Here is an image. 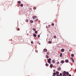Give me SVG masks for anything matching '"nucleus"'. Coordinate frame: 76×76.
<instances>
[{
  "label": "nucleus",
  "instance_id": "1a4fd4ad",
  "mask_svg": "<svg viewBox=\"0 0 76 76\" xmlns=\"http://www.w3.org/2000/svg\"><path fill=\"white\" fill-rule=\"evenodd\" d=\"M21 2H20V1H18V3H19V4H18L19 5H20Z\"/></svg>",
  "mask_w": 76,
  "mask_h": 76
},
{
  "label": "nucleus",
  "instance_id": "a878e982",
  "mask_svg": "<svg viewBox=\"0 0 76 76\" xmlns=\"http://www.w3.org/2000/svg\"><path fill=\"white\" fill-rule=\"evenodd\" d=\"M71 60H73V57H71Z\"/></svg>",
  "mask_w": 76,
  "mask_h": 76
},
{
  "label": "nucleus",
  "instance_id": "473e14b6",
  "mask_svg": "<svg viewBox=\"0 0 76 76\" xmlns=\"http://www.w3.org/2000/svg\"><path fill=\"white\" fill-rule=\"evenodd\" d=\"M17 30V31H19V30H20V29H19V28H18Z\"/></svg>",
  "mask_w": 76,
  "mask_h": 76
},
{
  "label": "nucleus",
  "instance_id": "cd10ccee",
  "mask_svg": "<svg viewBox=\"0 0 76 76\" xmlns=\"http://www.w3.org/2000/svg\"><path fill=\"white\" fill-rule=\"evenodd\" d=\"M38 19H36L35 20V21L36 22H37V21H38Z\"/></svg>",
  "mask_w": 76,
  "mask_h": 76
},
{
  "label": "nucleus",
  "instance_id": "79ce46f5",
  "mask_svg": "<svg viewBox=\"0 0 76 76\" xmlns=\"http://www.w3.org/2000/svg\"><path fill=\"white\" fill-rule=\"evenodd\" d=\"M53 76H56L55 75H53Z\"/></svg>",
  "mask_w": 76,
  "mask_h": 76
},
{
  "label": "nucleus",
  "instance_id": "58836bf2",
  "mask_svg": "<svg viewBox=\"0 0 76 76\" xmlns=\"http://www.w3.org/2000/svg\"><path fill=\"white\" fill-rule=\"evenodd\" d=\"M72 51V50H69V51H70V52H71V51Z\"/></svg>",
  "mask_w": 76,
  "mask_h": 76
},
{
  "label": "nucleus",
  "instance_id": "5701e85b",
  "mask_svg": "<svg viewBox=\"0 0 76 76\" xmlns=\"http://www.w3.org/2000/svg\"><path fill=\"white\" fill-rule=\"evenodd\" d=\"M28 20L27 19L26 20V22H28Z\"/></svg>",
  "mask_w": 76,
  "mask_h": 76
},
{
  "label": "nucleus",
  "instance_id": "c85d7f7f",
  "mask_svg": "<svg viewBox=\"0 0 76 76\" xmlns=\"http://www.w3.org/2000/svg\"><path fill=\"white\" fill-rule=\"evenodd\" d=\"M21 7H23V4H21L20 5Z\"/></svg>",
  "mask_w": 76,
  "mask_h": 76
},
{
  "label": "nucleus",
  "instance_id": "bb28decb",
  "mask_svg": "<svg viewBox=\"0 0 76 76\" xmlns=\"http://www.w3.org/2000/svg\"><path fill=\"white\" fill-rule=\"evenodd\" d=\"M45 65L46 66H48V64H45Z\"/></svg>",
  "mask_w": 76,
  "mask_h": 76
},
{
  "label": "nucleus",
  "instance_id": "412c9836",
  "mask_svg": "<svg viewBox=\"0 0 76 76\" xmlns=\"http://www.w3.org/2000/svg\"><path fill=\"white\" fill-rule=\"evenodd\" d=\"M71 56H72V57H74V55L73 54H72Z\"/></svg>",
  "mask_w": 76,
  "mask_h": 76
},
{
  "label": "nucleus",
  "instance_id": "9d476101",
  "mask_svg": "<svg viewBox=\"0 0 76 76\" xmlns=\"http://www.w3.org/2000/svg\"><path fill=\"white\" fill-rule=\"evenodd\" d=\"M33 36L34 37H37V35H36V34H33Z\"/></svg>",
  "mask_w": 76,
  "mask_h": 76
},
{
  "label": "nucleus",
  "instance_id": "a19ab883",
  "mask_svg": "<svg viewBox=\"0 0 76 76\" xmlns=\"http://www.w3.org/2000/svg\"><path fill=\"white\" fill-rule=\"evenodd\" d=\"M39 45H40L41 43H39Z\"/></svg>",
  "mask_w": 76,
  "mask_h": 76
},
{
  "label": "nucleus",
  "instance_id": "6ab92c4d",
  "mask_svg": "<svg viewBox=\"0 0 76 76\" xmlns=\"http://www.w3.org/2000/svg\"><path fill=\"white\" fill-rule=\"evenodd\" d=\"M53 75H56V72H54L53 73Z\"/></svg>",
  "mask_w": 76,
  "mask_h": 76
},
{
  "label": "nucleus",
  "instance_id": "f3484780",
  "mask_svg": "<svg viewBox=\"0 0 76 76\" xmlns=\"http://www.w3.org/2000/svg\"><path fill=\"white\" fill-rule=\"evenodd\" d=\"M46 57L47 58H48V55H46Z\"/></svg>",
  "mask_w": 76,
  "mask_h": 76
},
{
  "label": "nucleus",
  "instance_id": "7ed1b4c3",
  "mask_svg": "<svg viewBox=\"0 0 76 76\" xmlns=\"http://www.w3.org/2000/svg\"><path fill=\"white\" fill-rule=\"evenodd\" d=\"M43 52H47V49H44L43 50Z\"/></svg>",
  "mask_w": 76,
  "mask_h": 76
},
{
  "label": "nucleus",
  "instance_id": "39448f33",
  "mask_svg": "<svg viewBox=\"0 0 76 76\" xmlns=\"http://www.w3.org/2000/svg\"><path fill=\"white\" fill-rule=\"evenodd\" d=\"M32 18L34 19H36V18H37V16H33L32 17Z\"/></svg>",
  "mask_w": 76,
  "mask_h": 76
},
{
  "label": "nucleus",
  "instance_id": "b1692460",
  "mask_svg": "<svg viewBox=\"0 0 76 76\" xmlns=\"http://www.w3.org/2000/svg\"><path fill=\"white\" fill-rule=\"evenodd\" d=\"M51 25L52 26H54V23H52Z\"/></svg>",
  "mask_w": 76,
  "mask_h": 76
},
{
  "label": "nucleus",
  "instance_id": "4c0bfd02",
  "mask_svg": "<svg viewBox=\"0 0 76 76\" xmlns=\"http://www.w3.org/2000/svg\"><path fill=\"white\" fill-rule=\"evenodd\" d=\"M69 76H72V75H69ZM68 76V75L66 76H66Z\"/></svg>",
  "mask_w": 76,
  "mask_h": 76
},
{
  "label": "nucleus",
  "instance_id": "f257e3e1",
  "mask_svg": "<svg viewBox=\"0 0 76 76\" xmlns=\"http://www.w3.org/2000/svg\"><path fill=\"white\" fill-rule=\"evenodd\" d=\"M69 73L68 72H66L65 71H64L63 72V75H68Z\"/></svg>",
  "mask_w": 76,
  "mask_h": 76
},
{
  "label": "nucleus",
  "instance_id": "f8f14e48",
  "mask_svg": "<svg viewBox=\"0 0 76 76\" xmlns=\"http://www.w3.org/2000/svg\"><path fill=\"white\" fill-rule=\"evenodd\" d=\"M30 22L31 23H33V22H34V21L32 20H31Z\"/></svg>",
  "mask_w": 76,
  "mask_h": 76
},
{
  "label": "nucleus",
  "instance_id": "f03ea898",
  "mask_svg": "<svg viewBox=\"0 0 76 76\" xmlns=\"http://www.w3.org/2000/svg\"><path fill=\"white\" fill-rule=\"evenodd\" d=\"M51 58H50L48 59V62L49 63H50V64H51Z\"/></svg>",
  "mask_w": 76,
  "mask_h": 76
},
{
  "label": "nucleus",
  "instance_id": "4be33fe9",
  "mask_svg": "<svg viewBox=\"0 0 76 76\" xmlns=\"http://www.w3.org/2000/svg\"><path fill=\"white\" fill-rule=\"evenodd\" d=\"M33 31H35L36 30V29H35V28H33Z\"/></svg>",
  "mask_w": 76,
  "mask_h": 76
},
{
  "label": "nucleus",
  "instance_id": "dca6fc26",
  "mask_svg": "<svg viewBox=\"0 0 76 76\" xmlns=\"http://www.w3.org/2000/svg\"><path fill=\"white\" fill-rule=\"evenodd\" d=\"M48 43L49 44H51L52 42H51V41H49L48 42Z\"/></svg>",
  "mask_w": 76,
  "mask_h": 76
},
{
  "label": "nucleus",
  "instance_id": "0eeeda50",
  "mask_svg": "<svg viewBox=\"0 0 76 76\" xmlns=\"http://www.w3.org/2000/svg\"><path fill=\"white\" fill-rule=\"evenodd\" d=\"M66 63H69V60L66 59L65 61Z\"/></svg>",
  "mask_w": 76,
  "mask_h": 76
},
{
  "label": "nucleus",
  "instance_id": "ddd939ff",
  "mask_svg": "<svg viewBox=\"0 0 76 76\" xmlns=\"http://www.w3.org/2000/svg\"><path fill=\"white\" fill-rule=\"evenodd\" d=\"M53 64H51L50 65V67H53Z\"/></svg>",
  "mask_w": 76,
  "mask_h": 76
},
{
  "label": "nucleus",
  "instance_id": "423d86ee",
  "mask_svg": "<svg viewBox=\"0 0 76 76\" xmlns=\"http://www.w3.org/2000/svg\"><path fill=\"white\" fill-rule=\"evenodd\" d=\"M58 70L59 71H60L61 70V68L60 67H59L58 69Z\"/></svg>",
  "mask_w": 76,
  "mask_h": 76
},
{
  "label": "nucleus",
  "instance_id": "37998d69",
  "mask_svg": "<svg viewBox=\"0 0 76 76\" xmlns=\"http://www.w3.org/2000/svg\"><path fill=\"white\" fill-rule=\"evenodd\" d=\"M75 72H76V69H75Z\"/></svg>",
  "mask_w": 76,
  "mask_h": 76
},
{
  "label": "nucleus",
  "instance_id": "f704fd0d",
  "mask_svg": "<svg viewBox=\"0 0 76 76\" xmlns=\"http://www.w3.org/2000/svg\"><path fill=\"white\" fill-rule=\"evenodd\" d=\"M57 64H59V62H58L57 63Z\"/></svg>",
  "mask_w": 76,
  "mask_h": 76
},
{
  "label": "nucleus",
  "instance_id": "2eb2a0df",
  "mask_svg": "<svg viewBox=\"0 0 76 76\" xmlns=\"http://www.w3.org/2000/svg\"><path fill=\"white\" fill-rule=\"evenodd\" d=\"M36 9H37V7H34L33 8V9H34V10H35Z\"/></svg>",
  "mask_w": 76,
  "mask_h": 76
},
{
  "label": "nucleus",
  "instance_id": "20e7f679",
  "mask_svg": "<svg viewBox=\"0 0 76 76\" xmlns=\"http://www.w3.org/2000/svg\"><path fill=\"white\" fill-rule=\"evenodd\" d=\"M64 63V60H62L61 61V63L62 64H63Z\"/></svg>",
  "mask_w": 76,
  "mask_h": 76
},
{
  "label": "nucleus",
  "instance_id": "7c9ffc66",
  "mask_svg": "<svg viewBox=\"0 0 76 76\" xmlns=\"http://www.w3.org/2000/svg\"><path fill=\"white\" fill-rule=\"evenodd\" d=\"M37 31H35V34H37Z\"/></svg>",
  "mask_w": 76,
  "mask_h": 76
},
{
  "label": "nucleus",
  "instance_id": "393cba45",
  "mask_svg": "<svg viewBox=\"0 0 76 76\" xmlns=\"http://www.w3.org/2000/svg\"><path fill=\"white\" fill-rule=\"evenodd\" d=\"M54 38H57V37H56V36H54Z\"/></svg>",
  "mask_w": 76,
  "mask_h": 76
},
{
  "label": "nucleus",
  "instance_id": "e433bc0d",
  "mask_svg": "<svg viewBox=\"0 0 76 76\" xmlns=\"http://www.w3.org/2000/svg\"><path fill=\"white\" fill-rule=\"evenodd\" d=\"M72 62L73 63H74V60L73 59L72 60Z\"/></svg>",
  "mask_w": 76,
  "mask_h": 76
},
{
  "label": "nucleus",
  "instance_id": "a211bd4d",
  "mask_svg": "<svg viewBox=\"0 0 76 76\" xmlns=\"http://www.w3.org/2000/svg\"><path fill=\"white\" fill-rule=\"evenodd\" d=\"M53 63H55V61H54V60H53Z\"/></svg>",
  "mask_w": 76,
  "mask_h": 76
},
{
  "label": "nucleus",
  "instance_id": "4468645a",
  "mask_svg": "<svg viewBox=\"0 0 76 76\" xmlns=\"http://www.w3.org/2000/svg\"><path fill=\"white\" fill-rule=\"evenodd\" d=\"M56 74H57V75L59 74V72L58 71H57L56 72Z\"/></svg>",
  "mask_w": 76,
  "mask_h": 76
},
{
  "label": "nucleus",
  "instance_id": "2f4dec72",
  "mask_svg": "<svg viewBox=\"0 0 76 76\" xmlns=\"http://www.w3.org/2000/svg\"><path fill=\"white\" fill-rule=\"evenodd\" d=\"M31 44H33L34 43V42H33V41H31Z\"/></svg>",
  "mask_w": 76,
  "mask_h": 76
},
{
  "label": "nucleus",
  "instance_id": "6e6552de",
  "mask_svg": "<svg viewBox=\"0 0 76 76\" xmlns=\"http://www.w3.org/2000/svg\"><path fill=\"white\" fill-rule=\"evenodd\" d=\"M61 51L62 52H64L65 51L64 49H61Z\"/></svg>",
  "mask_w": 76,
  "mask_h": 76
},
{
  "label": "nucleus",
  "instance_id": "9b49d317",
  "mask_svg": "<svg viewBox=\"0 0 76 76\" xmlns=\"http://www.w3.org/2000/svg\"><path fill=\"white\" fill-rule=\"evenodd\" d=\"M47 54L48 55H49V54H50V52H47Z\"/></svg>",
  "mask_w": 76,
  "mask_h": 76
},
{
  "label": "nucleus",
  "instance_id": "c9c22d12",
  "mask_svg": "<svg viewBox=\"0 0 76 76\" xmlns=\"http://www.w3.org/2000/svg\"><path fill=\"white\" fill-rule=\"evenodd\" d=\"M53 72H56V70H55V69H54L53 70Z\"/></svg>",
  "mask_w": 76,
  "mask_h": 76
},
{
  "label": "nucleus",
  "instance_id": "aec40b11",
  "mask_svg": "<svg viewBox=\"0 0 76 76\" xmlns=\"http://www.w3.org/2000/svg\"><path fill=\"white\" fill-rule=\"evenodd\" d=\"M60 57H62V53H61L60 54Z\"/></svg>",
  "mask_w": 76,
  "mask_h": 76
},
{
  "label": "nucleus",
  "instance_id": "72a5a7b5",
  "mask_svg": "<svg viewBox=\"0 0 76 76\" xmlns=\"http://www.w3.org/2000/svg\"><path fill=\"white\" fill-rule=\"evenodd\" d=\"M60 76H62V74L60 73Z\"/></svg>",
  "mask_w": 76,
  "mask_h": 76
},
{
  "label": "nucleus",
  "instance_id": "c756f323",
  "mask_svg": "<svg viewBox=\"0 0 76 76\" xmlns=\"http://www.w3.org/2000/svg\"><path fill=\"white\" fill-rule=\"evenodd\" d=\"M37 37H38V38H39L40 37V36L39 35H38Z\"/></svg>",
  "mask_w": 76,
  "mask_h": 76
},
{
  "label": "nucleus",
  "instance_id": "ea45409f",
  "mask_svg": "<svg viewBox=\"0 0 76 76\" xmlns=\"http://www.w3.org/2000/svg\"><path fill=\"white\" fill-rule=\"evenodd\" d=\"M57 76H60V75H57Z\"/></svg>",
  "mask_w": 76,
  "mask_h": 76
}]
</instances>
